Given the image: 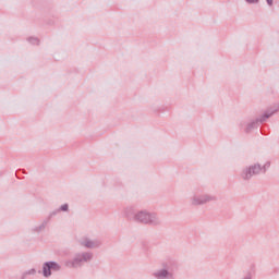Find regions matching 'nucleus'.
I'll list each match as a JSON object with an SVG mask.
<instances>
[{"label": "nucleus", "mask_w": 279, "mask_h": 279, "mask_svg": "<svg viewBox=\"0 0 279 279\" xmlns=\"http://www.w3.org/2000/svg\"><path fill=\"white\" fill-rule=\"evenodd\" d=\"M27 276H36V270L34 268L28 269L22 274V279L27 278Z\"/></svg>", "instance_id": "obj_8"}, {"label": "nucleus", "mask_w": 279, "mask_h": 279, "mask_svg": "<svg viewBox=\"0 0 279 279\" xmlns=\"http://www.w3.org/2000/svg\"><path fill=\"white\" fill-rule=\"evenodd\" d=\"M268 5H274V0H266Z\"/></svg>", "instance_id": "obj_14"}, {"label": "nucleus", "mask_w": 279, "mask_h": 279, "mask_svg": "<svg viewBox=\"0 0 279 279\" xmlns=\"http://www.w3.org/2000/svg\"><path fill=\"white\" fill-rule=\"evenodd\" d=\"M61 266L56 262H46L43 265L41 274L44 278H51V271H60Z\"/></svg>", "instance_id": "obj_6"}, {"label": "nucleus", "mask_w": 279, "mask_h": 279, "mask_svg": "<svg viewBox=\"0 0 279 279\" xmlns=\"http://www.w3.org/2000/svg\"><path fill=\"white\" fill-rule=\"evenodd\" d=\"M258 173H263V166L255 163L242 170L241 178L242 180H251L253 175H258Z\"/></svg>", "instance_id": "obj_5"}, {"label": "nucleus", "mask_w": 279, "mask_h": 279, "mask_svg": "<svg viewBox=\"0 0 279 279\" xmlns=\"http://www.w3.org/2000/svg\"><path fill=\"white\" fill-rule=\"evenodd\" d=\"M61 210L66 211L69 210V205L64 204L61 206Z\"/></svg>", "instance_id": "obj_11"}, {"label": "nucleus", "mask_w": 279, "mask_h": 279, "mask_svg": "<svg viewBox=\"0 0 279 279\" xmlns=\"http://www.w3.org/2000/svg\"><path fill=\"white\" fill-rule=\"evenodd\" d=\"M175 267V263L168 260L161 263V268L155 270L153 272V277L156 279H175L173 275V268Z\"/></svg>", "instance_id": "obj_2"}, {"label": "nucleus", "mask_w": 279, "mask_h": 279, "mask_svg": "<svg viewBox=\"0 0 279 279\" xmlns=\"http://www.w3.org/2000/svg\"><path fill=\"white\" fill-rule=\"evenodd\" d=\"M271 117V114H266L263 119H262V121H265V119H269Z\"/></svg>", "instance_id": "obj_15"}, {"label": "nucleus", "mask_w": 279, "mask_h": 279, "mask_svg": "<svg viewBox=\"0 0 279 279\" xmlns=\"http://www.w3.org/2000/svg\"><path fill=\"white\" fill-rule=\"evenodd\" d=\"M269 167H271V163H270L269 161H267V162L262 167V169H263L262 173H265V171H267V169H269Z\"/></svg>", "instance_id": "obj_10"}, {"label": "nucleus", "mask_w": 279, "mask_h": 279, "mask_svg": "<svg viewBox=\"0 0 279 279\" xmlns=\"http://www.w3.org/2000/svg\"><path fill=\"white\" fill-rule=\"evenodd\" d=\"M80 243L83 247H87L88 250H95V247H99L101 245V241L90 240L88 238H82Z\"/></svg>", "instance_id": "obj_7"}, {"label": "nucleus", "mask_w": 279, "mask_h": 279, "mask_svg": "<svg viewBox=\"0 0 279 279\" xmlns=\"http://www.w3.org/2000/svg\"><path fill=\"white\" fill-rule=\"evenodd\" d=\"M133 220L137 223H143L144 226H160V223H162L158 214L147 210L136 211L133 216Z\"/></svg>", "instance_id": "obj_1"}, {"label": "nucleus", "mask_w": 279, "mask_h": 279, "mask_svg": "<svg viewBox=\"0 0 279 279\" xmlns=\"http://www.w3.org/2000/svg\"><path fill=\"white\" fill-rule=\"evenodd\" d=\"M210 202H217V197L211 194H202L199 192H195L190 196L191 206H204L210 204Z\"/></svg>", "instance_id": "obj_4"}, {"label": "nucleus", "mask_w": 279, "mask_h": 279, "mask_svg": "<svg viewBox=\"0 0 279 279\" xmlns=\"http://www.w3.org/2000/svg\"><path fill=\"white\" fill-rule=\"evenodd\" d=\"M28 43H31L32 45H38L40 41L36 37H29Z\"/></svg>", "instance_id": "obj_9"}, {"label": "nucleus", "mask_w": 279, "mask_h": 279, "mask_svg": "<svg viewBox=\"0 0 279 279\" xmlns=\"http://www.w3.org/2000/svg\"><path fill=\"white\" fill-rule=\"evenodd\" d=\"M247 1V3H257L258 2V0H246Z\"/></svg>", "instance_id": "obj_13"}, {"label": "nucleus", "mask_w": 279, "mask_h": 279, "mask_svg": "<svg viewBox=\"0 0 279 279\" xmlns=\"http://www.w3.org/2000/svg\"><path fill=\"white\" fill-rule=\"evenodd\" d=\"M90 260H93V253L85 252L76 254L73 259H66L64 265L70 269H77V267H82L83 263H88Z\"/></svg>", "instance_id": "obj_3"}, {"label": "nucleus", "mask_w": 279, "mask_h": 279, "mask_svg": "<svg viewBox=\"0 0 279 279\" xmlns=\"http://www.w3.org/2000/svg\"><path fill=\"white\" fill-rule=\"evenodd\" d=\"M255 126H256V122H252L251 124H248L247 130H252V128H255Z\"/></svg>", "instance_id": "obj_12"}]
</instances>
